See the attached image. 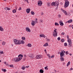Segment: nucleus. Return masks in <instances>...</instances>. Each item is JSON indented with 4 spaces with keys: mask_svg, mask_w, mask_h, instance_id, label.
<instances>
[{
    "mask_svg": "<svg viewBox=\"0 0 73 73\" xmlns=\"http://www.w3.org/2000/svg\"><path fill=\"white\" fill-rule=\"evenodd\" d=\"M23 55L22 54H20L18 55V57L13 58L12 61H14L17 62H19L20 61H21V59L23 58Z\"/></svg>",
    "mask_w": 73,
    "mask_h": 73,
    "instance_id": "f257e3e1",
    "label": "nucleus"
},
{
    "mask_svg": "<svg viewBox=\"0 0 73 73\" xmlns=\"http://www.w3.org/2000/svg\"><path fill=\"white\" fill-rule=\"evenodd\" d=\"M65 53V51L64 50H63L62 51H61V52L60 53V56L61 57L60 60L61 61H64V58L62 57H64Z\"/></svg>",
    "mask_w": 73,
    "mask_h": 73,
    "instance_id": "f03ea898",
    "label": "nucleus"
},
{
    "mask_svg": "<svg viewBox=\"0 0 73 73\" xmlns=\"http://www.w3.org/2000/svg\"><path fill=\"white\" fill-rule=\"evenodd\" d=\"M65 1L64 7L65 8H67L69 6V2L68 1V0H65Z\"/></svg>",
    "mask_w": 73,
    "mask_h": 73,
    "instance_id": "7ed1b4c3",
    "label": "nucleus"
},
{
    "mask_svg": "<svg viewBox=\"0 0 73 73\" xmlns=\"http://www.w3.org/2000/svg\"><path fill=\"white\" fill-rule=\"evenodd\" d=\"M57 29H55L54 31L53 32V35L54 37H57Z\"/></svg>",
    "mask_w": 73,
    "mask_h": 73,
    "instance_id": "20e7f679",
    "label": "nucleus"
},
{
    "mask_svg": "<svg viewBox=\"0 0 73 73\" xmlns=\"http://www.w3.org/2000/svg\"><path fill=\"white\" fill-rule=\"evenodd\" d=\"M14 44L15 45H19V40H17V39H15L13 40Z\"/></svg>",
    "mask_w": 73,
    "mask_h": 73,
    "instance_id": "39448f33",
    "label": "nucleus"
},
{
    "mask_svg": "<svg viewBox=\"0 0 73 73\" xmlns=\"http://www.w3.org/2000/svg\"><path fill=\"white\" fill-rule=\"evenodd\" d=\"M42 58V56L41 55H39L36 56V59H41Z\"/></svg>",
    "mask_w": 73,
    "mask_h": 73,
    "instance_id": "423d86ee",
    "label": "nucleus"
},
{
    "mask_svg": "<svg viewBox=\"0 0 73 73\" xmlns=\"http://www.w3.org/2000/svg\"><path fill=\"white\" fill-rule=\"evenodd\" d=\"M36 23H38V22L37 21H33L31 23V25L33 26H34L36 24Z\"/></svg>",
    "mask_w": 73,
    "mask_h": 73,
    "instance_id": "0eeeda50",
    "label": "nucleus"
},
{
    "mask_svg": "<svg viewBox=\"0 0 73 73\" xmlns=\"http://www.w3.org/2000/svg\"><path fill=\"white\" fill-rule=\"evenodd\" d=\"M38 6H41L42 5V1L41 0L39 1L38 2Z\"/></svg>",
    "mask_w": 73,
    "mask_h": 73,
    "instance_id": "6e6552de",
    "label": "nucleus"
},
{
    "mask_svg": "<svg viewBox=\"0 0 73 73\" xmlns=\"http://www.w3.org/2000/svg\"><path fill=\"white\" fill-rule=\"evenodd\" d=\"M68 42L69 45L70 46H72L71 45H72V40H71V39L68 38Z\"/></svg>",
    "mask_w": 73,
    "mask_h": 73,
    "instance_id": "1a4fd4ad",
    "label": "nucleus"
},
{
    "mask_svg": "<svg viewBox=\"0 0 73 73\" xmlns=\"http://www.w3.org/2000/svg\"><path fill=\"white\" fill-rule=\"evenodd\" d=\"M29 57H30L31 58H32V59H33V58H35V55L33 54H29Z\"/></svg>",
    "mask_w": 73,
    "mask_h": 73,
    "instance_id": "9d476101",
    "label": "nucleus"
},
{
    "mask_svg": "<svg viewBox=\"0 0 73 73\" xmlns=\"http://www.w3.org/2000/svg\"><path fill=\"white\" fill-rule=\"evenodd\" d=\"M19 45H20L21 44H24L25 43V42L23 41V40H19Z\"/></svg>",
    "mask_w": 73,
    "mask_h": 73,
    "instance_id": "9b49d317",
    "label": "nucleus"
},
{
    "mask_svg": "<svg viewBox=\"0 0 73 73\" xmlns=\"http://www.w3.org/2000/svg\"><path fill=\"white\" fill-rule=\"evenodd\" d=\"M26 30L27 32H31V29H30L29 27H27L26 28Z\"/></svg>",
    "mask_w": 73,
    "mask_h": 73,
    "instance_id": "f8f14e48",
    "label": "nucleus"
},
{
    "mask_svg": "<svg viewBox=\"0 0 73 73\" xmlns=\"http://www.w3.org/2000/svg\"><path fill=\"white\" fill-rule=\"evenodd\" d=\"M31 11V9L29 8H28L26 9V11L27 13H29Z\"/></svg>",
    "mask_w": 73,
    "mask_h": 73,
    "instance_id": "ddd939ff",
    "label": "nucleus"
},
{
    "mask_svg": "<svg viewBox=\"0 0 73 73\" xmlns=\"http://www.w3.org/2000/svg\"><path fill=\"white\" fill-rule=\"evenodd\" d=\"M59 24L61 26H63L64 25V23H63L62 21L60 20L59 21Z\"/></svg>",
    "mask_w": 73,
    "mask_h": 73,
    "instance_id": "4468645a",
    "label": "nucleus"
},
{
    "mask_svg": "<svg viewBox=\"0 0 73 73\" xmlns=\"http://www.w3.org/2000/svg\"><path fill=\"white\" fill-rule=\"evenodd\" d=\"M61 11H62V12H64V14L66 15H67V13H66V11L62 9H61Z\"/></svg>",
    "mask_w": 73,
    "mask_h": 73,
    "instance_id": "2eb2a0df",
    "label": "nucleus"
},
{
    "mask_svg": "<svg viewBox=\"0 0 73 73\" xmlns=\"http://www.w3.org/2000/svg\"><path fill=\"white\" fill-rule=\"evenodd\" d=\"M40 37H43L44 38H45V35H44V34H41L40 35Z\"/></svg>",
    "mask_w": 73,
    "mask_h": 73,
    "instance_id": "dca6fc26",
    "label": "nucleus"
},
{
    "mask_svg": "<svg viewBox=\"0 0 73 73\" xmlns=\"http://www.w3.org/2000/svg\"><path fill=\"white\" fill-rule=\"evenodd\" d=\"M58 5H59V3H58V2L56 1L55 2V5H56L58 7Z\"/></svg>",
    "mask_w": 73,
    "mask_h": 73,
    "instance_id": "f3484780",
    "label": "nucleus"
},
{
    "mask_svg": "<svg viewBox=\"0 0 73 73\" xmlns=\"http://www.w3.org/2000/svg\"><path fill=\"white\" fill-rule=\"evenodd\" d=\"M5 10H8V11H9L11 10V8L8 7H6L5 8Z\"/></svg>",
    "mask_w": 73,
    "mask_h": 73,
    "instance_id": "a211bd4d",
    "label": "nucleus"
},
{
    "mask_svg": "<svg viewBox=\"0 0 73 73\" xmlns=\"http://www.w3.org/2000/svg\"><path fill=\"white\" fill-rule=\"evenodd\" d=\"M51 5L52 6H56L55 2H53L52 3Z\"/></svg>",
    "mask_w": 73,
    "mask_h": 73,
    "instance_id": "6ab92c4d",
    "label": "nucleus"
},
{
    "mask_svg": "<svg viewBox=\"0 0 73 73\" xmlns=\"http://www.w3.org/2000/svg\"><path fill=\"white\" fill-rule=\"evenodd\" d=\"M48 46V42H46L43 45V46Z\"/></svg>",
    "mask_w": 73,
    "mask_h": 73,
    "instance_id": "aec40b11",
    "label": "nucleus"
},
{
    "mask_svg": "<svg viewBox=\"0 0 73 73\" xmlns=\"http://www.w3.org/2000/svg\"><path fill=\"white\" fill-rule=\"evenodd\" d=\"M1 70H2V71L4 72V73H5V72H7V70H6V69H4L3 68H2L1 69Z\"/></svg>",
    "mask_w": 73,
    "mask_h": 73,
    "instance_id": "412c9836",
    "label": "nucleus"
},
{
    "mask_svg": "<svg viewBox=\"0 0 73 73\" xmlns=\"http://www.w3.org/2000/svg\"><path fill=\"white\" fill-rule=\"evenodd\" d=\"M39 22L40 23H42L44 22V21L42 19H40Z\"/></svg>",
    "mask_w": 73,
    "mask_h": 73,
    "instance_id": "4be33fe9",
    "label": "nucleus"
},
{
    "mask_svg": "<svg viewBox=\"0 0 73 73\" xmlns=\"http://www.w3.org/2000/svg\"><path fill=\"white\" fill-rule=\"evenodd\" d=\"M39 72L41 73H44V70L41 69L39 70Z\"/></svg>",
    "mask_w": 73,
    "mask_h": 73,
    "instance_id": "5701e85b",
    "label": "nucleus"
},
{
    "mask_svg": "<svg viewBox=\"0 0 73 73\" xmlns=\"http://www.w3.org/2000/svg\"><path fill=\"white\" fill-rule=\"evenodd\" d=\"M0 31H4V29L2 27H0Z\"/></svg>",
    "mask_w": 73,
    "mask_h": 73,
    "instance_id": "b1692460",
    "label": "nucleus"
},
{
    "mask_svg": "<svg viewBox=\"0 0 73 73\" xmlns=\"http://www.w3.org/2000/svg\"><path fill=\"white\" fill-rule=\"evenodd\" d=\"M72 19H70L68 21V23H72Z\"/></svg>",
    "mask_w": 73,
    "mask_h": 73,
    "instance_id": "393cba45",
    "label": "nucleus"
},
{
    "mask_svg": "<svg viewBox=\"0 0 73 73\" xmlns=\"http://www.w3.org/2000/svg\"><path fill=\"white\" fill-rule=\"evenodd\" d=\"M13 13H15L16 12V9H14L12 11Z\"/></svg>",
    "mask_w": 73,
    "mask_h": 73,
    "instance_id": "a878e982",
    "label": "nucleus"
},
{
    "mask_svg": "<svg viewBox=\"0 0 73 73\" xmlns=\"http://www.w3.org/2000/svg\"><path fill=\"white\" fill-rule=\"evenodd\" d=\"M27 46H29V47H31L32 46V44L30 43H29L28 44Z\"/></svg>",
    "mask_w": 73,
    "mask_h": 73,
    "instance_id": "bb28decb",
    "label": "nucleus"
},
{
    "mask_svg": "<svg viewBox=\"0 0 73 73\" xmlns=\"http://www.w3.org/2000/svg\"><path fill=\"white\" fill-rule=\"evenodd\" d=\"M55 25L56 26H58V25H59L58 23H57L56 22L55 23Z\"/></svg>",
    "mask_w": 73,
    "mask_h": 73,
    "instance_id": "cd10ccee",
    "label": "nucleus"
},
{
    "mask_svg": "<svg viewBox=\"0 0 73 73\" xmlns=\"http://www.w3.org/2000/svg\"><path fill=\"white\" fill-rule=\"evenodd\" d=\"M64 41H65V39H61V42H64Z\"/></svg>",
    "mask_w": 73,
    "mask_h": 73,
    "instance_id": "c85d7f7f",
    "label": "nucleus"
},
{
    "mask_svg": "<svg viewBox=\"0 0 73 73\" xmlns=\"http://www.w3.org/2000/svg\"><path fill=\"white\" fill-rule=\"evenodd\" d=\"M0 54H4V52L3 51H0Z\"/></svg>",
    "mask_w": 73,
    "mask_h": 73,
    "instance_id": "c756f323",
    "label": "nucleus"
},
{
    "mask_svg": "<svg viewBox=\"0 0 73 73\" xmlns=\"http://www.w3.org/2000/svg\"><path fill=\"white\" fill-rule=\"evenodd\" d=\"M5 41H3L2 43V45H4L5 44Z\"/></svg>",
    "mask_w": 73,
    "mask_h": 73,
    "instance_id": "7c9ffc66",
    "label": "nucleus"
},
{
    "mask_svg": "<svg viewBox=\"0 0 73 73\" xmlns=\"http://www.w3.org/2000/svg\"><path fill=\"white\" fill-rule=\"evenodd\" d=\"M31 13L33 15H35V12H34L33 11H31Z\"/></svg>",
    "mask_w": 73,
    "mask_h": 73,
    "instance_id": "2f4dec72",
    "label": "nucleus"
},
{
    "mask_svg": "<svg viewBox=\"0 0 73 73\" xmlns=\"http://www.w3.org/2000/svg\"><path fill=\"white\" fill-rule=\"evenodd\" d=\"M70 62H68V63L67 64V66H69V65H70Z\"/></svg>",
    "mask_w": 73,
    "mask_h": 73,
    "instance_id": "473e14b6",
    "label": "nucleus"
},
{
    "mask_svg": "<svg viewBox=\"0 0 73 73\" xmlns=\"http://www.w3.org/2000/svg\"><path fill=\"white\" fill-rule=\"evenodd\" d=\"M22 40H25V38L24 37H23L22 38Z\"/></svg>",
    "mask_w": 73,
    "mask_h": 73,
    "instance_id": "72a5a7b5",
    "label": "nucleus"
},
{
    "mask_svg": "<svg viewBox=\"0 0 73 73\" xmlns=\"http://www.w3.org/2000/svg\"><path fill=\"white\" fill-rule=\"evenodd\" d=\"M64 45L65 46H68V44H67V43H64Z\"/></svg>",
    "mask_w": 73,
    "mask_h": 73,
    "instance_id": "f704fd0d",
    "label": "nucleus"
},
{
    "mask_svg": "<svg viewBox=\"0 0 73 73\" xmlns=\"http://www.w3.org/2000/svg\"><path fill=\"white\" fill-rule=\"evenodd\" d=\"M21 69H22V70H25V67L23 66Z\"/></svg>",
    "mask_w": 73,
    "mask_h": 73,
    "instance_id": "c9c22d12",
    "label": "nucleus"
},
{
    "mask_svg": "<svg viewBox=\"0 0 73 73\" xmlns=\"http://www.w3.org/2000/svg\"><path fill=\"white\" fill-rule=\"evenodd\" d=\"M10 67H11V68H13L14 67L13 65H10Z\"/></svg>",
    "mask_w": 73,
    "mask_h": 73,
    "instance_id": "e433bc0d",
    "label": "nucleus"
},
{
    "mask_svg": "<svg viewBox=\"0 0 73 73\" xmlns=\"http://www.w3.org/2000/svg\"><path fill=\"white\" fill-rule=\"evenodd\" d=\"M58 41H60V40H61V38H60V37H58Z\"/></svg>",
    "mask_w": 73,
    "mask_h": 73,
    "instance_id": "4c0bfd02",
    "label": "nucleus"
},
{
    "mask_svg": "<svg viewBox=\"0 0 73 73\" xmlns=\"http://www.w3.org/2000/svg\"><path fill=\"white\" fill-rule=\"evenodd\" d=\"M44 69L45 70H48V68L47 67H44Z\"/></svg>",
    "mask_w": 73,
    "mask_h": 73,
    "instance_id": "58836bf2",
    "label": "nucleus"
},
{
    "mask_svg": "<svg viewBox=\"0 0 73 73\" xmlns=\"http://www.w3.org/2000/svg\"><path fill=\"white\" fill-rule=\"evenodd\" d=\"M58 18H60L61 17V15H58Z\"/></svg>",
    "mask_w": 73,
    "mask_h": 73,
    "instance_id": "ea45409f",
    "label": "nucleus"
},
{
    "mask_svg": "<svg viewBox=\"0 0 73 73\" xmlns=\"http://www.w3.org/2000/svg\"><path fill=\"white\" fill-rule=\"evenodd\" d=\"M69 54V52L68 51H66V54Z\"/></svg>",
    "mask_w": 73,
    "mask_h": 73,
    "instance_id": "a19ab883",
    "label": "nucleus"
},
{
    "mask_svg": "<svg viewBox=\"0 0 73 73\" xmlns=\"http://www.w3.org/2000/svg\"><path fill=\"white\" fill-rule=\"evenodd\" d=\"M54 55H53L51 56V58H54Z\"/></svg>",
    "mask_w": 73,
    "mask_h": 73,
    "instance_id": "79ce46f5",
    "label": "nucleus"
},
{
    "mask_svg": "<svg viewBox=\"0 0 73 73\" xmlns=\"http://www.w3.org/2000/svg\"><path fill=\"white\" fill-rule=\"evenodd\" d=\"M65 34V33H64V32H62V33H61V35H64Z\"/></svg>",
    "mask_w": 73,
    "mask_h": 73,
    "instance_id": "37998d69",
    "label": "nucleus"
},
{
    "mask_svg": "<svg viewBox=\"0 0 73 73\" xmlns=\"http://www.w3.org/2000/svg\"><path fill=\"white\" fill-rule=\"evenodd\" d=\"M46 41H50V39H47Z\"/></svg>",
    "mask_w": 73,
    "mask_h": 73,
    "instance_id": "c03bdc74",
    "label": "nucleus"
},
{
    "mask_svg": "<svg viewBox=\"0 0 73 73\" xmlns=\"http://www.w3.org/2000/svg\"><path fill=\"white\" fill-rule=\"evenodd\" d=\"M21 7H20L19 8V9L18 10L19 11H20V10H21Z\"/></svg>",
    "mask_w": 73,
    "mask_h": 73,
    "instance_id": "a18cd8bd",
    "label": "nucleus"
},
{
    "mask_svg": "<svg viewBox=\"0 0 73 73\" xmlns=\"http://www.w3.org/2000/svg\"><path fill=\"white\" fill-rule=\"evenodd\" d=\"M26 1L27 3H29V2H28V0H25Z\"/></svg>",
    "mask_w": 73,
    "mask_h": 73,
    "instance_id": "49530a36",
    "label": "nucleus"
},
{
    "mask_svg": "<svg viewBox=\"0 0 73 73\" xmlns=\"http://www.w3.org/2000/svg\"><path fill=\"white\" fill-rule=\"evenodd\" d=\"M43 14H44V13H43V12H42L41 13V15L42 16V15H43Z\"/></svg>",
    "mask_w": 73,
    "mask_h": 73,
    "instance_id": "de8ad7c7",
    "label": "nucleus"
},
{
    "mask_svg": "<svg viewBox=\"0 0 73 73\" xmlns=\"http://www.w3.org/2000/svg\"><path fill=\"white\" fill-rule=\"evenodd\" d=\"M24 57H25V58L27 57V55L26 54H25Z\"/></svg>",
    "mask_w": 73,
    "mask_h": 73,
    "instance_id": "09e8293b",
    "label": "nucleus"
},
{
    "mask_svg": "<svg viewBox=\"0 0 73 73\" xmlns=\"http://www.w3.org/2000/svg\"><path fill=\"white\" fill-rule=\"evenodd\" d=\"M73 70V68H71L70 69V70Z\"/></svg>",
    "mask_w": 73,
    "mask_h": 73,
    "instance_id": "8fccbe9b",
    "label": "nucleus"
},
{
    "mask_svg": "<svg viewBox=\"0 0 73 73\" xmlns=\"http://www.w3.org/2000/svg\"><path fill=\"white\" fill-rule=\"evenodd\" d=\"M67 37L68 39H69V36L68 35H67Z\"/></svg>",
    "mask_w": 73,
    "mask_h": 73,
    "instance_id": "3c124183",
    "label": "nucleus"
},
{
    "mask_svg": "<svg viewBox=\"0 0 73 73\" xmlns=\"http://www.w3.org/2000/svg\"><path fill=\"white\" fill-rule=\"evenodd\" d=\"M47 56H48V57L50 56V55L49 54H47Z\"/></svg>",
    "mask_w": 73,
    "mask_h": 73,
    "instance_id": "603ef678",
    "label": "nucleus"
},
{
    "mask_svg": "<svg viewBox=\"0 0 73 73\" xmlns=\"http://www.w3.org/2000/svg\"><path fill=\"white\" fill-rule=\"evenodd\" d=\"M48 6H50V3H48Z\"/></svg>",
    "mask_w": 73,
    "mask_h": 73,
    "instance_id": "864d4df0",
    "label": "nucleus"
},
{
    "mask_svg": "<svg viewBox=\"0 0 73 73\" xmlns=\"http://www.w3.org/2000/svg\"><path fill=\"white\" fill-rule=\"evenodd\" d=\"M25 68H29V66H26L25 67Z\"/></svg>",
    "mask_w": 73,
    "mask_h": 73,
    "instance_id": "5fc2aeb1",
    "label": "nucleus"
},
{
    "mask_svg": "<svg viewBox=\"0 0 73 73\" xmlns=\"http://www.w3.org/2000/svg\"><path fill=\"white\" fill-rule=\"evenodd\" d=\"M58 9V6H57V7L56 8V9Z\"/></svg>",
    "mask_w": 73,
    "mask_h": 73,
    "instance_id": "6e6d98bb",
    "label": "nucleus"
},
{
    "mask_svg": "<svg viewBox=\"0 0 73 73\" xmlns=\"http://www.w3.org/2000/svg\"><path fill=\"white\" fill-rule=\"evenodd\" d=\"M48 57H49V58L50 59L51 58V57H50V56H48Z\"/></svg>",
    "mask_w": 73,
    "mask_h": 73,
    "instance_id": "4d7b16f0",
    "label": "nucleus"
},
{
    "mask_svg": "<svg viewBox=\"0 0 73 73\" xmlns=\"http://www.w3.org/2000/svg\"><path fill=\"white\" fill-rule=\"evenodd\" d=\"M36 21H37V20H38L37 18H36Z\"/></svg>",
    "mask_w": 73,
    "mask_h": 73,
    "instance_id": "13d9d810",
    "label": "nucleus"
},
{
    "mask_svg": "<svg viewBox=\"0 0 73 73\" xmlns=\"http://www.w3.org/2000/svg\"><path fill=\"white\" fill-rule=\"evenodd\" d=\"M11 45L12 46H13V44H11Z\"/></svg>",
    "mask_w": 73,
    "mask_h": 73,
    "instance_id": "bf43d9fd",
    "label": "nucleus"
},
{
    "mask_svg": "<svg viewBox=\"0 0 73 73\" xmlns=\"http://www.w3.org/2000/svg\"><path fill=\"white\" fill-rule=\"evenodd\" d=\"M4 63L5 64H7V63L5 62Z\"/></svg>",
    "mask_w": 73,
    "mask_h": 73,
    "instance_id": "052dcab7",
    "label": "nucleus"
},
{
    "mask_svg": "<svg viewBox=\"0 0 73 73\" xmlns=\"http://www.w3.org/2000/svg\"><path fill=\"white\" fill-rule=\"evenodd\" d=\"M44 50V52H46V49H45Z\"/></svg>",
    "mask_w": 73,
    "mask_h": 73,
    "instance_id": "680f3d73",
    "label": "nucleus"
},
{
    "mask_svg": "<svg viewBox=\"0 0 73 73\" xmlns=\"http://www.w3.org/2000/svg\"><path fill=\"white\" fill-rule=\"evenodd\" d=\"M70 56H72V54H70Z\"/></svg>",
    "mask_w": 73,
    "mask_h": 73,
    "instance_id": "e2e57ef3",
    "label": "nucleus"
},
{
    "mask_svg": "<svg viewBox=\"0 0 73 73\" xmlns=\"http://www.w3.org/2000/svg\"><path fill=\"white\" fill-rule=\"evenodd\" d=\"M23 60H25V58H24L23 59Z\"/></svg>",
    "mask_w": 73,
    "mask_h": 73,
    "instance_id": "0e129e2a",
    "label": "nucleus"
},
{
    "mask_svg": "<svg viewBox=\"0 0 73 73\" xmlns=\"http://www.w3.org/2000/svg\"><path fill=\"white\" fill-rule=\"evenodd\" d=\"M4 0V1H7V0Z\"/></svg>",
    "mask_w": 73,
    "mask_h": 73,
    "instance_id": "69168bd1",
    "label": "nucleus"
},
{
    "mask_svg": "<svg viewBox=\"0 0 73 73\" xmlns=\"http://www.w3.org/2000/svg\"><path fill=\"white\" fill-rule=\"evenodd\" d=\"M14 73H19L17 72H16Z\"/></svg>",
    "mask_w": 73,
    "mask_h": 73,
    "instance_id": "338daca9",
    "label": "nucleus"
},
{
    "mask_svg": "<svg viewBox=\"0 0 73 73\" xmlns=\"http://www.w3.org/2000/svg\"><path fill=\"white\" fill-rule=\"evenodd\" d=\"M1 62V60H0V62Z\"/></svg>",
    "mask_w": 73,
    "mask_h": 73,
    "instance_id": "774afa93",
    "label": "nucleus"
}]
</instances>
